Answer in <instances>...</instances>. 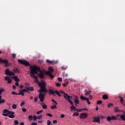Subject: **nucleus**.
I'll list each match as a JSON object with an SVG mask.
<instances>
[{"label": "nucleus", "mask_w": 125, "mask_h": 125, "mask_svg": "<svg viewBox=\"0 0 125 125\" xmlns=\"http://www.w3.org/2000/svg\"><path fill=\"white\" fill-rule=\"evenodd\" d=\"M39 87L41 88L39 91V92H40L39 98L42 103V102H43V100H44V94L42 93H46L47 92H48L49 94L50 95L52 94V95H54V96H55V95L57 94L58 95V96H59V97H61V94L59 93V92L57 90L53 91V87H50L49 88V90L47 91L45 88L46 87V84L44 81H42L41 83H39Z\"/></svg>", "instance_id": "1"}, {"label": "nucleus", "mask_w": 125, "mask_h": 125, "mask_svg": "<svg viewBox=\"0 0 125 125\" xmlns=\"http://www.w3.org/2000/svg\"><path fill=\"white\" fill-rule=\"evenodd\" d=\"M18 61L20 63V64H22V65H24V66H30V71L29 73L30 74L31 77L35 79V83H39V80H38V77H36L35 74H38V71H40V67L36 65H34L33 66H31L30 63L25 60L19 59L18 60Z\"/></svg>", "instance_id": "2"}, {"label": "nucleus", "mask_w": 125, "mask_h": 125, "mask_svg": "<svg viewBox=\"0 0 125 125\" xmlns=\"http://www.w3.org/2000/svg\"><path fill=\"white\" fill-rule=\"evenodd\" d=\"M14 114H15V112L5 109L3 110L2 115L4 117H8L10 119H13L14 118H15Z\"/></svg>", "instance_id": "3"}, {"label": "nucleus", "mask_w": 125, "mask_h": 125, "mask_svg": "<svg viewBox=\"0 0 125 125\" xmlns=\"http://www.w3.org/2000/svg\"><path fill=\"white\" fill-rule=\"evenodd\" d=\"M0 63H1L2 64H5V67H7L9 64L8 63V61L6 59H2V58H0Z\"/></svg>", "instance_id": "4"}, {"label": "nucleus", "mask_w": 125, "mask_h": 125, "mask_svg": "<svg viewBox=\"0 0 125 125\" xmlns=\"http://www.w3.org/2000/svg\"><path fill=\"white\" fill-rule=\"evenodd\" d=\"M68 96H69V95H68V94H64V95H63L64 98H65L66 100H67L68 102L70 103V105H74V103H73L72 100L68 98Z\"/></svg>", "instance_id": "5"}, {"label": "nucleus", "mask_w": 125, "mask_h": 125, "mask_svg": "<svg viewBox=\"0 0 125 125\" xmlns=\"http://www.w3.org/2000/svg\"><path fill=\"white\" fill-rule=\"evenodd\" d=\"M5 75L8 76H15V74L12 71H9V69H6L5 71Z\"/></svg>", "instance_id": "6"}, {"label": "nucleus", "mask_w": 125, "mask_h": 125, "mask_svg": "<svg viewBox=\"0 0 125 125\" xmlns=\"http://www.w3.org/2000/svg\"><path fill=\"white\" fill-rule=\"evenodd\" d=\"M3 91H4V89H0V104H2V103H5V100L1 99V96H0V95L2 94V92H3Z\"/></svg>", "instance_id": "7"}, {"label": "nucleus", "mask_w": 125, "mask_h": 125, "mask_svg": "<svg viewBox=\"0 0 125 125\" xmlns=\"http://www.w3.org/2000/svg\"><path fill=\"white\" fill-rule=\"evenodd\" d=\"M116 120H118V118H117V117L112 115L111 117L110 116H107V121H108V122H110V121H115Z\"/></svg>", "instance_id": "8"}, {"label": "nucleus", "mask_w": 125, "mask_h": 125, "mask_svg": "<svg viewBox=\"0 0 125 125\" xmlns=\"http://www.w3.org/2000/svg\"><path fill=\"white\" fill-rule=\"evenodd\" d=\"M80 99H81V100H85L86 101V102H87V104L88 105H90V104H91L90 103V102H89V100L88 99V98H85L84 97H83V95H81L80 96Z\"/></svg>", "instance_id": "9"}, {"label": "nucleus", "mask_w": 125, "mask_h": 125, "mask_svg": "<svg viewBox=\"0 0 125 125\" xmlns=\"http://www.w3.org/2000/svg\"><path fill=\"white\" fill-rule=\"evenodd\" d=\"M92 122V123H98V124H100V118H99V116L97 117H94Z\"/></svg>", "instance_id": "10"}, {"label": "nucleus", "mask_w": 125, "mask_h": 125, "mask_svg": "<svg viewBox=\"0 0 125 125\" xmlns=\"http://www.w3.org/2000/svg\"><path fill=\"white\" fill-rule=\"evenodd\" d=\"M87 117V113H82L80 115V119H86Z\"/></svg>", "instance_id": "11"}, {"label": "nucleus", "mask_w": 125, "mask_h": 125, "mask_svg": "<svg viewBox=\"0 0 125 125\" xmlns=\"http://www.w3.org/2000/svg\"><path fill=\"white\" fill-rule=\"evenodd\" d=\"M39 72H40L39 74V77L40 79H43L44 78V72L43 71L41 70V68H40V71Z\"/></svg>", "instance_id": "12"}, {"label": "nucleus", "mask_w": 125, "mask_h": 125, "mask_svg": "<svg viewBox=\"0 0 125 125\" xmlns=\"http://www.w3.org/2000/svg\"><path fill=\"white\" fill-rule=\"evenodd\" d=\"M84 92L85 95H86V96H87V95H89L91 93V90L85 89Z\"/></svg>", "instance_id": "13"}, {"label": "nucleus", "mask_w": 125, "mask_h": 125, "mask_svg": "<svg viewBox=\"0 0 125 125\" xmlns=\"http://www.w3.org/2000/svg\"><path fill=\"white\" fill-rule=\"evenodd\" d=\"M5 81H7V83H12V80L10 79L9 77L6 76L4 78Z\"/></svg>", "instance_id": "14"}, {"label": "nucleus", "mask_w": 125, "mask_h": 125, "mask_svg": "<svg viewBox=\"0 0 125 125\" xmlns=\"http://www.w3.org/2000/svg\"><path fill=\"white\" fill-rule=\"evenodd\" d=\"M46 75H48V76H49L51 80H53V79H54L55 76L52 75V74H51V73H50L49 72H46Z\"/></svg>", "instance_id": "15"}, {"label": "nucleus", "mask_w": 125, "mask_h": 125, "mask_svg": "<svg viewBox=\"0 0 125 125\" xmlns=\"http://www.w3.org/2000/svg\"><path fill=\"white\" fill-rule=\"evenodd\" d=\"M114 112H122V113H124L125 115V111L123 110H119V108L118 107H115L114 108Z\"/></svg>", "instance_id": "16"}, {"label": "nucleus", "mask_w": 125, "mask_h": 125, "mask_svg": "<svg viewBox=\"0 0 125 125\" xmlns=\"http://www.w3.org/2000/svg\"><path fill=\"white\" fill-rule=\"evenodd\" d=\"M119 98H120V103L121 104H122V105H123V106H125V104L124 103V100L123 98V97H121V96H119Z\"/></svg>", "instance_id": "17"}, {"label": "nucleus", "mask_w": 125, "mask_h": 125, "mask_svg": "<svg viewBox=\"0 0 125 125\" xmlns=\"http://www.w3.org/2000/svg\"><path fill=\"white\" fill-rule=\"evenodd\" d=\"M26 88L27 89V91H34V90H35V89L33 86L27 87Z\"/></svg>", "instance_id": "18"}, {"label": "nucleus", "mask_w": 125, "mask_h": 125, "mask_svg": "<svg viewBox=\"0 0 125 125\" xmlns=\"http://www.w3.org/2000/svg\"><path fill=\"white\" fill-rule=\"evenodd\" d=\"M70 109L71 111H77L78 110V108L76 107V106L72 105V106L70 107Z\"/></svg>", "instance_id": "19"}, {"label": "nucleus", "mask_w": 125, "mask_h": 125, "mask_svg": "<svg viewBox=\"0 0 125 125\" xmlns=\"http://www.w3.org/2000/svg\"><path fill=\"white\" fill-rule=\"evenodd\" d=\"M14 80H15V82H20V79L18 78V77L15 76L13 77Z\"/></svg>", "instance_id": "20"}, {"label": "nucleus", "mask_w": 125, "mask_h": 125, "mask_svg": "<svg viewBox=\"0 0 125 125\" xmlns=\"http://www.w3.org/2000/svg\"><path fill=\"white\" fill-rule=\"evenodd\" d=\"M109 98V97H108V95L104 94L103 96V99L104 100H107Z\"/></svg>", "instance_id": "21"}, {"label": "nucleus", "mask_w": 125, "mask_h": 125, "mask_svg": "<svg viewBox=\"0 0 125 125\" xmlns=\"http://www.w3.org/2000/svg\"><path fill=\"white\" fill-rule=\"evenodd\" d=\"M42 109H47V105H46V104H45L44 103H42Z\"/></svg>", "instance_id": "22"}, {"label": "nucleus", "mask_w": 125, "mask_h": 125, "mask_svg": "<svg viewBox=\"0 0 125 125\" xmlns=\"http://www.w3.org/2000/svg\"><path fill=\"white\" fill-rule=\"evenodd\" d=\"M74 103L75 104V106H78V104H80V101H79V99H78L77 100H75L74 101Z\"/></svg>", "instance_id": "23"}, {"label": "nucleus", "mask_w": 125, "mask_h": 125, "mask_svg": "<svg viewBox=\"0 0 125 125\" xmlns=\"http://www.w3.org/2000/svg\"><path fill=\"white\" fill-rule=\"evenodd\" d=\"M13 72H14L15 73H20V71H19V69H18V68H14L13 69Z\"/></svg>", "instance_id": "24"}, {"label": "nucleus", "mask_w": 125, "mask_h": 125, "mask_svg": "<svg viewBox=\"0 0 125 125\" xmlns=\"http://www.w3.org/2000/svg\"><path fill=\"white\" fill-rule=\"evenodd\" d=\"M73 101H75V100H77L79 99V97L78 96H76L75 95H73V98L72 99Z\"/></svg>", "instance_id": "25"}, {"label": "nucleus", "mask_w": 125, "mask_h": 125, "mask_svg": "<svg viewBox=\"0 0 125 125\" xmlns=\"http://www.w3.org/2000/svg\"><path fill=\"white\" fill-rule=\"evenodd\" d=\"M46 72H49L50 73H53L54 72L53 68L52 67H49L48 71Z\"/></svg>", "instance_id": "26"}, {"label": "nucleus", "mask_w": 125, "mask_h": 125, "mask_svg": "<svg viewBox=\"0 0 125 125\" xmlns=\"http://www.w3.org/2000/svg\"><path fill=\"white\" fill-rule=\"evenodd\" d=\"M21 92H23V93H24V92H28V93H29V91H28V90L27 89V87L26 88V89H22V90H21Z\"/></svg>", "instance_id": "27"}, {"label": "nucleus", "mask_w": 125, "mask_h": 125, "mask_svg": "<svg viewBox=\"0 0 125 125\" xmlns=\"http://www.w3.org/2000/svg\"><path fill=\"white\" fill-rule=\"evenodd\" d=\"M28 118L29 121H33V115H29Z\"/></svg>", "instance_id": "28"}, {"label": "nucleus", "mask_w": 125, "mask_h": 125, "mask_svg": "<svg viewBox=\"0 0 125 125\" xmlns=\"http://www.w3.org/2000/svg\"><path fill=\"white\" fill-rule=\"evenodd\" d=\"M50 108L52 109V110H54V109H57V106H56V105H54L53 106H51Z\"/></svg>", "instance_id": "29"}, {"label": "nucleus", "mask_w": 125, "mask_h": 125, "mask_svg": "<svg viewBox=\"0 0 125 125\" xmlns=\"http://www.w3.org/2000/svg\"><path fill=\"white\" fill-rule=\"evenodd\" d=\"M17 108V105L15 104H13L12 105V109H14V110H16Z\"/></svg>", "instance_id": "30"}, {"label": "nucleus", "mask_w": 125, "mask_h": 125, "mask_svg": "<svg viewBox=\"0 0 125 125\" xmlns=\"http://www.w3.org/2000/svg\"><path fill=\"white\" fill-rule=\"evenodd\" d=\"M46 62L48 63V64H52V63H53V61H51L49 60H47Z\"/></svg>", "instance_id": "31"}, {"label": "nucleus", "mask_w": 125, "mask_h": 125, "mask_svg": "<svg viewBox=\"0 0 125 125\" xmlns=\"http://www.w3.org/2000/svg\"><path fill=\"white\" fill-rule=\"evenodd\" d=\"M18 95H21V96H24V94L21 91H20V92L18 93Z\"/></svg>", "instance_id": "32"}, {"label": "nucleus", "mask_w": 125, "mask_h": 125, "mask_svg": "<svg viewBox=\"0 0 125 125\" xmlns=\"http://www.w3.org/2000/svg\"><path fill=\"white\" fill-rule=\"evenodd\" d=\"M68 83H69V82H66V83H63L62 84V85L63 86H64V87H66V86L68 85Z\"/></svg>", "instance_id": "33"}, {"label": "nucleus", "mask_w": 125, "mask_h": 125, "mask_svg": "<svg viewBox=\"0 0 125 125\" xmlns=\"http://www.w3.org/2000/svg\"><path fill=\"white\" fill-rule=\"evenodd\" d=\"M121 119L123 121H125V115H123L121 116Z\"/></svg>", "instance_id": "34"}, {"label": "nucleus", "mask_w": 125, "mask_h": 125, "mask_svg": "<svg viewBox=\"0 0 125 125\" xmlns=\"http://www.w3.org/2000/svg\"><path fill=\"white\" fill-rule=\"evenodd\" d=\"M41 119H42V115H40L37 116V120H41Z\"/></svg>", "instance_id": "35"}, {"label": "nucleus", "mask_w": 125, "mask_h": 125, "mask_svg": "<svg viewBox=\"0 0 125 125\" xmlns=\"http://www.w3.org/2000/svg\"><path fill=\"white\" fill-rule=\"evenodd\" d=\"M33 121H36V120H38V117H37V116H36V115H34V116H33Z\"/></svg>", "instance_id": "36"}, {"label": "nucleus", "mask_w": 125, "mask_h": 125, "mask_svg": "<svg viewBox=\"0 0 125 125\" xmlns=\"http://www.w3.org/2000/svg\"><path fill=\"white\" fill-rule=\"evenodd\" d=\"M113 106H114V104H109L107 105V107L108 108H111V107H113Z\"/></svg>", "instance_id": "37"}, {"label": "nucleus", "mask_w": 125, "mask_h": 125, "mask_svg": "<svg viewBox=\"0 0 125 125\" xmlns=\"http://www.w3.org/2000/svg\"><path fill=\"white\" fill-rule=\"evenodd\" d=\"M73 117L76 116V117H78L79 116V112L74 113L73 114Z\"/></svg>", "instance_id": "38"}, {"label": "nucleus", "mask_w": 125, "mask_h": 125, "mask_svg": "<svg viewBox=\"0 0 125 125\" xmlns=\"http://www.w3.org/2000/svg\"><path fill=\"white\" fill-rule=\"evenodd\" d=\"M14 124L16 125H19V122H18V120H15L14 121Z\"/></svg>", "instance_id": "39"}, {"label": "nucleus", "mask_w": 125, "mask_h": 125, "mask_svg": "<svg viewBox=\"0 0 125 125\" xmlns=\"http://www.w3.org/2000/svg\"><path fill=\"white\" fill-rule=\"evenodd\" d=\"M51 125V122L50 120H47V125Z\"/></svg>", "instance_id": "40"}, {"label": "nucleus", "mask_w": 125, "mask_h": 125, "mask_svg": "<svg viewBox=\"0 0 125 125\" xmlns=\"http://www.w3.org/2000/svg\"><path fill=\"white\" fill-rule=\"evenodd\" d=\"M97 105H100V104H102V101H98L97 103Z\"/></svg>", "instance_id": "41"}, {"label": "nucleus", "mask_w": 125, "mask_h": 125, "mask_svg": "<svg viewBox=\"0 0 125 125\" xmlns=\"http://www.w3.org/2000/svg\"><path fill=\"white\" fill-rule=\"evenodd\" d=\"M52 102H53V103H54L56 105H58V103H57L56 101H55V100L52 99L51 100Z\"/></svg>", "instance_id": "42"}, {"label": "nucleus", "mask_w": 125, "mask_h": 125, "mask_svg": "<svg viewBox=\"0 0 125 125\" xmlns=\"http://www.w3.org/2000/svg\"><path fill=\"white\" fill-rule=\"evenodd\" d=\"M11 94L13 95H18V93L15 92V91L12 92Z\"/></svg>", "instance_id": "43"}, {"label": "nucleus", "mask_w": 125, "mask_h": 125, "mask_svg": "<svg viewBox=\"0 0 125 125\" xmlns=\"http://www.w3.org/2000/svg\"><path fill=\"white\" fill-rule=\"evenodd\" d=\"M63 77H68V73H65V72L63 73Z\"/></svg>", "instance_id": "44"}, {"label": "nucleus", "mask_w": 125, "mask_h": 125, "mask_svg": "<svg viewBox=\"0 0 125 125\" xmlns=\"http://www.w3.org/2000/svg\"><path fill=\"white\" fill-rule=\"evenodd\" d=\"M62 70H66L67 66H63L61 67Z\"/></svg>", "instance_id": "45"}, {"label": "nucleus", "mask_w": 125, "mask_h": 125, "mask_svg": "<svg viewBox=\"0 0 125 125\" xmlns=\"http://www.w3.org/2000/svg\"><path fill=\"white\" fill-rule=\"evenodd\" d=\"M56 85L58 87H59V86H61V83H56Z\"/></svg>", "instance_id": "46"}, {"label": "nucleus", "mask_w": 125, "mask_h": 125, "mask_svg": "<svg viewBox=\"0 0 125 125\" xmlns=\"http://www.w3.org/2000/svg\"><path fill=\"white\" fill-rule=\"evenodd\" d=\"M99 117V119H102V120H103V119H105V117L103 115H101Z\"/></svg>", "instance_id": "47"}, {"label": "nucleus", "mask_w": 125, "mask_h": 125, "mask_svg": "<svg viewBox=\"0 0 125 125\" xmlns=\"http://www.w3.org/2000/svg\"><path fill=\"white\" fill-rule=\"evenodd\" d=\"M42 111H43L42 110H40V111H37V115H40V114L41 113H42Z\"/></svg>", "instance_id": "48"}, {"label": "nucleus", "mask_w": 125, "mask_h": 125, "mask_svg": "<svg viewBox=\"0 0 125 125\" xmlns=\"http://www.w3.org/2000/svg\"><path fill=\"white\" fill-rule=\"evenodd\" d=\"M76 111H77V112L79 113V112H82V111H83V109H77V110H76Z\"/></svg>", "instance_id": "49"}, {"label": "nucleus", "mask_w": 125, "mask_h": 125, "mask_svg": "<svg viewBox=\"0 0 125 125\" xmlns=\"http://www.w3.org/2000/svg\"><path fill=\"white\" fill-rule=\"evenodd\" d=\"M22 112L25 113V112H27V109L25 108H23L22 109Z\"/></svg>", "instance_id": "50"}, {"label": "nucleus", "mask_w": 125, "mask_h": 125, "mask_svg": "<svg viewBox=\"0 0 125 125\" xmlns=\"http://www.w3.org/2000/svg\"><path fill=\"white\" fill-rule=\"evenodd\" d=\"M46 115V116H48V117H52V115L50 113H47Z\"/></svg>", "instance_id": "51"}, {"label": "nucleus", "mask_w": 125, "mask_h": 125, "mask_svg": "<svg viewBox=\"0 0 125 125\" xmlns=\"http://www.w3.org/2000/svg\"><path fill=\"white\" fill-rule=\"evenodd\" d=\"M58 80L59 81V82H62V78H60V77H59L58 78Z\"/></svg>", "instance_id": "52"}, {"label": "nucleus", "mask_w": 125, "mask_h": 125, "mask_svg": "<svg viewBox=\"0 0 125 125\" xmlns=\"http://www.w3.org/2000/svg\"><path fill=\"white\" fill-rule=\"evenodd\" d=\"M60 117L62 118H65V115L62 114L61 115Z\"/></svg>", "instance_id": "53"}, {"label": "nucleus", "mask_w": 125, "mask_h": 125, "mask_svg": "<svg viewBox=\"0 0 125 125\" xmlns=\"http://www.w3.org/2000/svg\"><path fill=\"white\" fill-rule=\"evenodd\" d=\"M34 102H38V97H35V98H34Z\"/></svg>", "instance_id": "54"}, {"label": "nucleus", "mask_w": 125, "mask_h": 125, "mask_svg": "<svg viewBox=\"0 0 125 125\" xmlns=\"http://www.w3.org/2000/svg\"><path fill=\"white\" fill-rule=\"evenodd\" d=\"M12 57L13 59L15 58V57H16V54H13Z\"/></svg>", "instance_id": "55"}, {"label": "nucleus", "mask_w": 125, "mask_h": 125, "mask_svg": "<svg viewBox=\"0 0 125 125\" xmlns=\"http://www.w3.org/2000/svg\"><path fill=\"white\" fill-rule=\"evenodd\" d=\"M25 104V102H22L21 104V106H23Z\"/></svg>", "instance_id": "56"}, {"label": "nucleus", "mask_w": 125, "mask_h": 125, "mask_svg": "<svg viewBox=\"0 0 125 125\" xmlns=\"http://www.w3.org/2000/svg\"><path fill=\"white\" fill-rule=\"evenodd\" d=\"M88 98L90 100H91V99H92V96H91V95H89Z\"/></svg>", "instance_id": "57"}, {"label": "nucleus", "mask_w": 125, "mask_h": 125, "mask_svg": "<svg viewBox=\"0 0 125 125\" xmlns=\"http://www.w3.org/2000/svg\"><path fill=\"white\" fill-rule=\"evenodd\" d=\"M38 123H39V124H42V123L43 122V121L41 120V121H37Z\"/></svg>", "instance_id": "58"}, {"label": "nucleus", "mask_w": 125, "mask_h": 125, "mask_svg": "<svg viewBox=\"0 0 125 125\" xmlns=\"http://www.w3.org/2000/svg\"><path fill=\"white\" fill-rule=\"evenodd\" d=\"M68 99H72V98H73V96H67Z\"/></svg>", "instance_id": "59"}, {"label": "nucleus", "mask_w": 125, "mask_h": 125, "mask_svg": "<svg viewBox=\"0 0 125 125\" xmlns=\"http://www.w3.org/2000/svg\"><path fill=\"white\" fill-rule=\"evenodd\" d=\"M15 85H16V86H18L19 85V83L18 82H16Z\"/></svg>", "instance_id": "60"}, {"label": "nucleus", "mask_w": 125, "mask_h": 125, "mask_svg": "<svg viewBox=\"0 0 125 125\" xmlns=\"http://www.w3.org/2000/svg\"><path fill=\"white\" fill-rule=\"evenodd\" d=\"M82 110L83 111H88V109H87L86 108H83Z\"/></svg>", "instance_id": "61"}, {"label": "nucleus", "mask_w": 125, "mask_h": 125, "mask_svg": "<svg viewBox=\"0 0 125 125\" xmlns=\"http://www.w3.org/2000/svg\"><path fill=\"white\" fill-rule=\"evenodd\" d=\"M31 125H38V123L34 122L31 124Z\"/></svg>", "instance_id": "62"}, {"label": "nucleus", "mask_w": 125, "mask_h": 125, "mask_svg": "<svg viewBox=\"0 0 125 125\" xmlns=\"http://www.w3.org/2000/svg\"><path fill=\"white\" fill-rule=\"evenodd\" d=\"M53 124H57V120H54L53 121Z\"/></svg>", "instance_id": "63"}, {"label": "nucleus", "mask_w": 125, "mask_h": 125, "mask_svg": "<svg viewBox=\"0 0 125 125\" xmlns=\"http://www.w3.org/2000/svg\"><path fill=\"white\" fill-rule=\"evenodd\" d=\"M20 125H24V122L21 123Z\"/></svg>", "instance_id": "64"}]
</instances>
